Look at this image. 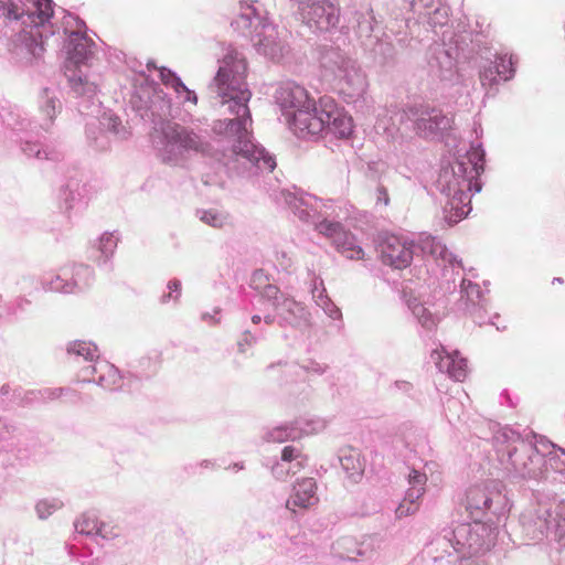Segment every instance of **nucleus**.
Listing matches in <instances>:
<instances>
[{"label":"nucleus","instance_id":"39","mask_svg":"<svg viewBox=\"0 0 565 565\" xmlns=\"http://www.w3.org/2000/svg\"><path fill=\"white\" fill-rule=\"evenodd\" d=\"M488 532V529L483 524H476L473 529L469 530L470 541H473V536H479Z\"/></svg>","mask_w":565,"mask_h":565},{"label":"nucleus","instance_id":"2","mask_svg":"<svg viewBox=\"0 0 565 565\" xmlns=\"http://www.w3.org/2000/svg\"><path fill=\"white\" fill-rule=\"evenodd\" d=\"M285 108H290L288 124L299 137L318 135L324 129V118L321 116V98L318 104L308 98L305 88L292 86L282 88L279 93Z\"/></svg>","mask_w":565,"mask_h":565},{"label":"nucleus","instance_id":"8","mask_svg":"<svg viewBox=\"0 0 565 565\" xmlns=\"http://www.w3.org/2000/svg\"><path fill=\"white\" fill-rule=\"evenodd\" d=\"M381 257L384 264L396 269L406 268L414 257L413 244L398 236H388L381 244Z\"/></svg>","mask_w":565,"mask_h":565},{"label":"nucleus","instance_id":"5","mask_svg":"<svg viewBox=\"0 0 565 565\" xmlns=\"http://www.w3.org/2000/svg\"><path fill=\"white\" fill-rule=\"evenodd\" d=\"M88 54L89 50L87 38L79 32H72L67 44L66 72H73V74H67V76L73 89L78 94L94 92V85L83 79L82 76H77L75 74V70L71 68V65L74 66V68L77 67L87 60Z\"/></svg>","mask_w":565,"mask_h":565},{"label":"nucleus","instance_id":"21","mask_svg":"<svg viewBox=\"0 0 565 565\" xmlns=\"http://www.w3.org/2000/svg\"><path fill=\"white\" fill-rule=\"evenodd\" d=\"M419 245L424 253H428L436 259L445 257L446 247L431 236L423 237L419 242Z\"/></svg>","mask_w":565,"mask_h":565},{"label":"nucleus","instance_id":"19","mask_svg":"<svg viewBox=\"0 0 565 565\" xmlns=\"http://www.w3.org/2000/svg\"><path fill=\"white\" fill-rule=\"evenodd\" d=\"M499 79L505 82L513 77L515 68L512 55H499L493 62Z\"/></svg>","mask_w":565,"mask_h":565},{"label":"nucleus","instance_id":"12","mask_svg":"<svg viewBox=\"0 0 565 565\" xmlns=\"http://www.w3.org/2000/svg\"><path fill=\"white\" fill-rule=\"evenodd\" d=\"M89 374L96 373L98 374L97 383L107 390H116L121 387V376L118 369L106 362H97L95 365H89L86 367Z\"/></svg>","mask_w":565,"mask_h":565},{"label":"nucleus","instance_id":"18","mask_svg":"<svg viewBox=\"0 0 565 565\" xmlns=\"http://www.w3.org/2000/svg\"><path fill=\"white\" fill-rule=\"evenodd\" d=\"M26 7L23 0H13L0 3V17L7 20H18L26 15Z\"/></svg>","mask_w":565,"mask_h":565},{"label":"nucleus","instance_id":"15","mask_svg":"<svg viewBox=\"0 0 565 565\" xmlns=\"http://www.w3.org/2000/svg\"><path fill=\"white\" fill-rule=\"evenodd\" d=\"M335 248L350 259H362L364 257L362 247L358 245L355 236L349 231H345V237L340 238V243L335 245Z\"/></svg>","mask_w":565,"mask_h":565},{"label":"nucleus","instance_id":"42","mask_svg":"<svg viewBox=\"0 0 565 565\" xmlns=\"http://www.w3.org/2000/svg\"><path fill=\"white\" fill-rule=\"evenodd\" d=\"M57 281H58V277L56 278V281L51 282V285H52L51 288L56 291H66L64 288L58 286Z\"/></svg>","mask_w":565,"mask_h":565},{"label":"nucleus","instance_id":"36","mask_svg":"<svg viewBox=\"0 0 565 565\" xmlns=\"http://www.w3.org/2000/svg\"><path fill=\"white\" fill-rule=\"evenodd\" d=\"M292 461H277L276 465L273 467L274 473L277 476V478H282L285 472H288L290 469V463Z\"/></svg>","mask_w":565,"mask_h":565},{"label":"nucleus","instance_id":"37","mask_svg":"<svg viewBox=\"0 0 565 565\" xmlns=\"http://www.w3.org/2000/svg\"><path fill=\"white\" fill-rule=\"evenodd\" d=\"M252 147H253L252 145L244 143V147H235L234 151L237 152V153H242L246 158H252V159H254L256 161H259V158L256 157L254 154V152H252V150H250Z\"/></svg>","mask_w":565,"mask_h":565},{"label":"nucleus","instance_id":"6","mask_svg":"<svg viewBox=\"0 0 565 565\" xmlns=\"http://www.w3.org/2000/svg\"><path fill=\"white\" fill-rule=\"evenodd\" d=\"M53 13L54 9L51 0H31L26 7V17L33 24V29L30 31L31 43L29 50L35 57L41 56L44 52V42L39 28L45 26Z\"/></svg>","mask_w":565,"mask_h":565},{"label":"nucleus","instance_id":"29","mask_svg":"<svg viewBox=\"0 0 565 565\" xmlns=\"http://www.w3.org/2000/svg\"><path fill=\"white\" fill-rule=\"evenodd\" d=\"M201 220L214 227H222L224 224V216L214 212V211H205L203 212Z\"/></svg>","mask_w":565,"mask_h":565},{"label":"nucleus","instance_id":"27","mask_svg":"<svg viewBox=\"0 0 565 565\" xmlns=\"http://www.w3.org/2000/svg\"><path fill=\"white\" fill-rule=\"evenodd\" d=\"M269 284V277L265 274L264 270L258 269L254 271L250 279V287L253 289L260 292Z\"/></svg>","mask_w":565,"mask_h":565},{"label":"nucleus","instance_id":"17","mask_svg":"<svg viewBox=\"0 0 565 565\" xmlns=\"http://www.w3.org/2000/svg\"><path fill=\"white\" fill-rule=\"evenodd\" d=\"M468 507L476 510H486L491 505V499L481 487H472L467 493Z\"/></svg>","mask_w":565,"mask_h":565},{"label":"nucleus","instance_id":"20","mask_svg":"<svg viewBox=\"0 0 565 565\" xmlns=\"http://www.w3.org/2000/svg\"><path fill=\"white\" fill-rule=\"evenodd\" d=\"M468 163L471 164L469 178L473 179L480 175L484 170V152L481 148H471L467 153Z\"/></svg>","mask_w":565,"mask_h":565},{"label":"nucleus","instance_id":"4","mask_svg":"<svg viewBox=\"0 0 565 565\" xmlns=\"http://www.w3.org/2000/svg\"><path fill=\"white\" fill-rule=\"evenodd\" d=\"M511 443L501 449L502 455H507L509 458L518 455L519 452L525 454L529 459L541 458V459H559L565 456L563 448L556 447L552 441L545 437H534L533 441L523 440L518 434L511 433Z\"/></svg>","mask_w":565,"mask_h":565},{"label":"nucleus","instance_id":"41","mask_svg":"<svg viewBox=\"0 0 565 565\" xmlns=\"http://www.w3.org/2000/svg\"><path fill=\"white\" fill-rule=\"evenodd\" d=\"M263 160L265 168L269 169L270 171L275 169L276 162L271 157H264Z\"/></svg>","mask_w":565,"mask_h":565},{"label":"nucleus","instance_id":"13","mask_svg":"<svg viewBox=\"0 0 565 565\" xmlns=\"http://www.w3.org/2000/svg\"><path fill=\"white\" fill-rule=\"evenodd\" d=\"M317 502L316 482L312 478L299 481L295 486V492L287 501L288 507L308 508Z\"/></svg>","mask_w":565,"mask_h":565},{"label":"nucleus","instance_id":"32","mask_svg":"<svg viewBox=\"0 0 565 565\" xmlns=\"http://www.w3.org/2000/svg\"><path fill=\"white\" fill-rule=\"evenodd\" d=\"M61 108V104L58 100L54 98H50L46 100L43 111L46 114L50 120H53V118L56 116V113Z\"/></svg>","mask_w":565,"mask_h":565},{"label":"nucleus","instance_id":"33","mask_svg":"<svg viewBox=\"0 0 565 565\" xmlns=\"http://www.w3.org/2000/svg\"><path fill=\"white\" fill-rule=\"evenodd\" d=\"M70 351L76 352L78 355H83L86 359L93 358L95 349L86 345V343H74L70 347Z\"/></svg>","mask_w":565,"mask_h":565},{"label":"nucleus","instance_id":"43","mask_svg":"<svg viewBox=\"0 0 565 565\" xmlns=\"http://www.w3.org/2000/svg\"><path fill=\"white\" fill-rule=\"evenodd\" d=\"M260 320H262V318L258 315H255V316L252 317V322L255 323V324L259 323Z\"/></svg>","mask_w":565,"mask_h":565},{"label":"nucleus","instance_id":"40","mask_svg":"<svg viewBox=\"0 0 565 565\" xmlns=\"http://www.w3.org/2000/svg\"><path fill=\"white\" fill-rule=\"evenodd\" d=\"M298 457L297 449L292 446H287L284 448L281 454V459H294Z\"/></svg>","mask_w":565,"mask_h":565},{"label":"nucleus","instance_id":"1","mask_svg":"<svg viewBox=\"0 0 565 565\" xmlns=\"http://www.w3.org/2000/svg\"><path fill=\"white\" fill-rule=\"evenodd\" d=\"M247 63L239 53L231 50L223 58L222 64L214 77L217 95L223 103L233 102L232 113L237 116L239 125H245V117H249L247 102L250 92L246 87Z\"/></svg>","mask_w":565,"mask_h":565},{"label":"nucleus","instance_id":"28","mask_svg":"<svg viewBox=\"0 0 565 565\" xmlns=\"http://www.w3.org/2000/svg\"><path fill=\"white\" fill-rule=\"evenodd\" d=\"M480 81L483 86L489 87L501 82L495 73L493 63L488 67H484V70L480 73Z\"/></svg>","mask_w":565,"mask_h":565},{"label":"nucleus","instance_id":"24","mask_svg":"<svg viewBox=\"0 0 565 565\" xmlns=\"http://www.w3.org/2000/svg\"><path fill=\"white\" fill-rule=\"evenodd\" d=\"M282 313L288 312L291 315H298L303 311V307L300 302L295 301L291 298L281 296L279 301L275 306Z\"/></svg>","mask_w":565,"mask_h":565},{"label":"nucleus","instance_id":"22","mask_svg":"<svg viewBox=\"0 0 565 565\" xmlns=\"http://www.w3.org/2000/svg\"><path fill=\"white\" fill-rule=\"evenodd\" d=\"M159 75H160V79L162 81V83L164 85H169V86L173 87L177 92H185L189 95L188 99H190V95L192 93L186 88V86L181 82V79L173 72H171L170 70H168L166 67H161L159 70Z\"/></svg>","mask_w":565,"mask_h":565},{"label":"nucleus","instance_id":"46","mask_svg":"<svg viewBox=\"0 0 565 565\" xmlns=\"http://www.w3.org/2000/svg\"><path fill=\"white\" fill-rule=\"evenodd\" d=\"M300 466H301V465H300V461H297V462H296V467H297V469H299V468H300Z\"/></svg>","mask_w":565,"mask_h":565},{"label":"nucleus","instance_id":"35","mask_svg":"<svg viewBox=\"0 0 565 565\" xmlns=\"http://www.w3.org/2000/svg\"><path fill=\"white\" fill-rule=\"evenodd\" d=\"M168 288L170 289L168 295L163 296V301L166 302L168 299L177 300L180 296L181 285L178 280H171L168 284Z\"/></svg>","mask_w":565,"mask_h":565},{"label":"nucleus","instance_id":"38","mask_svg":"<svg viewBox=\"0 0 565 565\" xmlns=\"http://www.w3.org/2000/svg\"><path fill=\"white\" fill-rule=\"evenodd\" d=\"M376 194H377V201L383 203L384 205H387L388 202H390V196H388V192L386 190L385 186L383 185H380L377 189H376Z\"/></svg>","mask_w":565,"mask_h":565},{"label":"nucleus","instance_id":"7","mask_svg":"<svg viewBox=\"0 0 565 565\" xmlns=\"http://www.w3.org/2000/svg\"><path fill=\"white\" fill-rule=\"evenodd\" d=\"M321 116L324 118V129L328 128L339 138H349L353 132V119L339 108L330 97H321Z\"/></svg>","mask_w":565,"mask_h":565},{"label":"nucleus","instance_id":"31","mask_svg":"<svg viewBox=\"0 0 565 565\" xmlns=\"http://www.w3.org/2000/svg\"><path fill=\"white\" fill-rule=\"evenodd\" d=\"M426 481H427V477L423 472L413 470L409 473V483L412 486L411 488H420V489L425 490Z\"/></svg>","mask_w":565,"mask_h":565},{"label":"nucleus","instance_id":"14","mask_svg":"<svg viewBox=\"0 0 565 565\" xmlns=\"http://www.w3.org/2000/svg\"><path fill=\"white\" fill-rule=\"evenodd\" d=\"M424 494V489L409 488L406 497L399 503L396 509V515L398 518L408 516L414 514L419 509V499Z\"/></svg>","mask_w":565,"mask_h":565},{"label":"nucleus","instance_id":"23","mask_svg":"<svg viewBox=\"0 0 565 565\" xmlns=\"http://www.w3.org/2000/svg\"><path fill=\"white\" fill-rule=\"evenodd\" d=\"M412 309L413 313L416 316V318L418 319L423 327H425L426 329H431L433 327L436 326V321L433 315L423 305L416 303L413 306Z\"/></svg>","mask_w":565,"mask_h":565},{"label":"nucleus","instance_id":"3","mask_svg":"<svg viewBox=\"0 0 565 565\" xmlns=\"http://www.w3.org/2000/svg\"><path fill=\"white\" fill-rule=\"evenodd\" d=\"M407 119L414 122V131L420 138H431L450 128L451 119L438 109L428 106H411L404 110Z\"/></svg>","mask_w":565,"mask_h":565},{"label":"nucleus","instance_id":"9","mask_svg":"<svg viewBox=\"0 0 565 565\" xmlns=\"http://www.w3.org/2000/svg\"><path fill=\"white\" fill-rule=\"evenodd\" d=\"M163 135L167 139V143L171 147L178 146L184 150H193L202 153L209 150L206 141L180 125L168 124L163 129Z\"/></svg>","mask_w":565,"mask_h":565},{"label":"nucleus","instance_id":"26","mask_svg":"<svg viewBox=\"0 0 565 565\" xmlns=\"http://www.w3.org/2000/svg\"><path fill=\"white\" fill-rule=\"evenodd\" d=\"M344 469L348 475V479L353 482H358L361 479L364 470L362 461H347Z\"/></svg>","mask_w":565,"mask_h":565},{"label":"nucleus","instance_id":"30","mask_svg":"<svg viewBox=\"0 0 565 565\" xmlns=\"http://www.w3.org/2000/svg\"><path fill=\"white\" fill-rule=\"evenodd\" d=\"M259 294L263 297H265L269 300H273L275 306L279 301L280 297L282 296L280 294L279 288L271 284L267 285Z\"/></svg>","mask_w":565,"mask_h":565},{"label":"nucleus","instance_id":"25","mask_svg":"<svg viewBox=\"0 0 565 565\" xmlns=\"http://www.w3.org/2000/svg\"><path fill=\"white\" fill-rule=\"evenodd\" d=\"M284 196L285 201L299 215L300 218H306L307 216H309V213L306 210L301 209V206L303 205L302 199L297 198L295 194L289 192L284 194Z\"/></svg>","mask_w":565,"mask_h":565},{"label":"nucleus","instance_id":"10","mask_svg":"<svg viewBox=\"0 0 565 565\" xmlns=\"http://www.w3.org/2000/svg\"><path fill=\"white\" fill-rule=\"evenodd\" d=\"M431 359L439 369V371L447 373L451 379L458 382H463L468 375L467 360L460 356L458 351L447 353L441 350H434Z\"/></svg>","mask_w":565,"mask_h":565},{"label":"nucleus","instance_id":"44","mask_svg":"<svg viewBox=\"0 0 565 565\" xmlns=\"http://www.w3.org/2000/svg\"><path fill=\"white\" fill-rule=\"evenodd\" d=\"M555 282H556V284H563V279H562V278H555V279L553 280V284H555Z\"/></svg>","mask_w":565,"mask_h":565},{"label":"nucleus","instance_id":"11","mask_svg":"<svg viewBox=\"0 0 565 565\" xmlns=\"http://www.w3.org/2000/svg\"><path fill=\"white\" fill-rule=\"evenodd\" d=\"M339 15V9L328 0L313 3L308 11L309 21L321 31H328L337 26Z\"/></svg>","mask_w":565,"mask_h":565},{"label":"nucleus","instance_id":"45","mask_svg":"<svg viewBox=\"0 0 565 565\" xmlns=\"http://www.w3.org/2000/svg\"><path fill=\"white\" fill-rule=\"evenodd\" d=\"M265 321H266L267 323H271V321H273V320H271V318H270V317H266V318H265Z\"/></svg>","mask_w":565,"mask_h":565},{"label":"nucleus","instance_id":"16","mask_svg":"<svg viewBox=\"0 0 565 565\" xmlns=\"http://www.w3.org/2000/svg\"><path fill=\"white\" fill-rule=\"evenodd\" d=\"M316 228L320 234L329 238L334 246L340 243L341 237H345L347 230L339 222L323 220L317 224Z\"/></svg>","mask_w":565,"mask_h":565},{"label":"nucleus","instance_id":"34","mask_svg":"<svg viewBox=\"0 0 565 565\" xmlns=\"http://www.w3.org/2000/svg\"><path fill=\"white\" fill-rule=\"evenodd\" d=\"M58 508V504L56 503H49L47 501H40L36 504V511L40 515V518L44 519L47 515H50L54 510Z\"/></svg>","mask_w":565,"mask_h":565}]
</instances>
